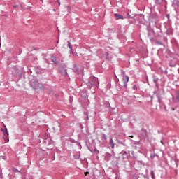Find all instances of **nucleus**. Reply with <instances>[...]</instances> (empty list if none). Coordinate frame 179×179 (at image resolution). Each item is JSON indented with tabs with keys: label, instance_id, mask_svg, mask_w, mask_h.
Returning <instances> with one entry per match:
<instances>
[{
	"label": "nucleus",
	"instance_id": "obj_14",
	"mask_svg": "<svg viewBox=\"0 0 179 179\" xmlns=\"http://www.w3.org/2000/svg\"><path fill=\"white\" fill-rule=\"evenodd\" d=\"M7 142H9V138H7Z\"/></svg>",
	"mask_w": 179,
	"mask_h": 179
},
{
	"label": "nucleus",
	"instance_id": "obj_11",
	"mask_svg": "<svg viewBox=\"0 0 179 179\" xmlns=\"http://www.w3.org/2000/svg\"><path fill=\"white\" fill-rule=\"evenodd\" d=\"M89 174V172H85V176H87Z\"/></svg>",
	"mask_w": 179,
	"mask_h": 179
},
{
	"label": "nucleus",
	"instance_id": "obj_17",
	"mask_svg": "<svg viewBox=\"0 0 179 179\" xmlns=\"http://www.w3.org/2000/svg\"><path fill=\"white\" fill-rule=\"evenodd\" d=\"M167 17H169V15H167Z\"/></svg>",
	"mask_w": 179,
	"mask_h": 179
},
{
	"label": "nucleus",
	"instance_id": "obj_4",
	"mask_svg": "<svg viewBox=\"0 0 179 179\" xmlns=\"http://www.w3.org/2000/svg\"><path fill=\"white\" fill-rule=\"evenodd\" d=\"M1 131L3 132V135H4V136H6V135H7V137H8L9 134H8L6 131H4V129H1Z\"/></svg>",
	"mask_w": 179,
	"mask_h": 179
},
{
	"label": "nucleus",
	"instance_id": "obj_15",
	"mask_svg": "<svg viewBox=\"0 0 179 179\" xmlns=\"http://www.w3.org/2000/svg\"><path fill=\"white\" fill-rule=\"evenodd\" d=\"M122 73L124 74V71H122Z\"/></svg>",
	"mask_w": 179,
	"mask_h": 179
},
{
	"label": "nucleus",
	"instance_id": "obj_16",
	"mask_svg": "<svg viewBox=\"0 0 179 179\" xmlns=\"http://www.w3.org/2000/svg\"><path fill=\"white\" fill-rule=\"evenodd\" d=\"M62 117H64V115H62Z\"/></svg>",
	"mask_w": 179,
	"mask_h": 179
},
{
	"label": "nucleus",
	"instance_id": "obj_1",
	"mask_svg": "<svg viewBox=\"0 0 179 179\" xmlns=\"http://www.w3.org/2000/svg\"><path fill=\"white\" fill-rule=\"evenodd\" d=\"M31 87L34 88V90H44V85L42 83H39L37 81L32 82L31 84Z\"/></svg>",
	"mask_w": 179,
	"mask_h": 179
},
{
	"label": "nucleus",
	"instance_id": "obj_3",
	"mask_svg": "<svg viewBox=\"0 0 179 179\" xmlns=\"http://www.w3.org/2000/svg\"><path fill=\"white\" fill-rule=\"evenodd\" d=\"M127 82H129V76H124V77H123V83L126 84L127 83Z\"/></svg>",
	"mask_w": 179,
	"mask_h": 179
},
{
	"label": "nucleus",
	"instance_id": "obj_2",
	"mask_svg": "<svg viewBox=\"0 0 179 179\" xmlns=\"http://www.w3.org/2000/svg\"><path fill=\"white\" fill-rule=\"evenodd\" d=\"M115 19L117 20H124V17L120 14H115Z\"/></svg>",
	"mask_w": 179,
	"mask_h": 179
},
{
	"label": "nucleus",
	"instance_id": "obj_10",
	"mask_svg": "<svg viewBox=\"0 0 179 179\" xmlns=\"http://www.w3.org/2000/svg\"><path fill=\"white\" fill-rule=\"evenodd\" d=\"M13 8H18V5L13 6Z\"/></svg>",
	"mask_w": 179,
	"mask_h": 179
},
{
	"label": "nucleus",
	"instance_id": "obj_12",
	"mask_svg": "<svg viewBox=\"0 0 179 179\" xmlns=\"http://www.w3.org/2000/svg\"><path fill=\"white\" fill-rule=\"evenodd\" d=\"M129 138H133L134 136L132 135L129 136Z\"/></svg>",
	"mask_w": 179,
	"mask_h": 179
},
{
	"label": "nucleus",
	"instance_id": "obj_9",
	"mask_svg": "<svg viewBox=\"0 0 179 179\" xmlns=\"http://www.w3.org/2000/svg\"><path fill=\"white\" fill-rule=\"evenodd\" d=\"M103 138L106 139L107 138V136L106 134H103Z\"/></svg>",
	"mask_w": 179,
	"mask_h": 179
},
{
	"label": "nucleus",
	"instance_id": "obj_8",
	"mask_svg": "<svg viewBox=\"0 0 179 179\" xmlns=\"http://www.w3.org/2000/svg\"><path fill=\"white\" fill-rule=\"evenodd\" d=\"M177 100H178V102H179V93H178L177 94Z\"/></svg>",
	"mask_w": 179,
	"mask_h": 179
},
{
	"label": "nucleus",
	"instance_id": "obj_13",
	"mask_svg": "<svg viewBox=\"0 0 179 179\" xmlns=\"http://www.w3.org/2000/svg\"><path fill=\"white\" fill-rule=\"evenodd\" d=\"M94 152H97V150H96V149L94 150Z\"/></svg>",
	"mask_w": 179,
	"mask_h": 179
},
{
	"label": "nucleus",
	"instance_id": "obj_6",
	"mask_svg": "<svg viewBox=\"0 0 179 179\" xmlns=\"http://www.w3.org/2000/svg\"><path fill=\"white\" fill-rule=\"evenodd\" d=\"M13 172L20 173V171H18V169H17L16 168H13Z\"/></svg>",
	"mask_w": 179,
	"mask_h": 179
},
{
	"label": "nucleus",
	"instance_id": "obj_7",
	"mask_svg": "<svg viewBox=\"0 0 179 179\" xmlns=\"http://www.w3.org/2000/svg\"><path fill=\"white\" fill-rule=\"evenodd\" d=\"M69 48L71 49V50H72V47H71V43H69Z\"/></svg>",
	"mask_w": 179,
	"mask_h": 179
},
{
	"label": "nucleus",
	"instance_id": "obj_5",
	"mask_svg": "<svg viewBox=\"0 0 179 179\" xmlns=\"http://www.w3.org/2000/svg\"><path fill=\"white\" fill-rule=\"evenodd\" d=\"M110 146H111V148H115V143H113V139L110 140Z\"/></svg>",
	"mask_w": 179,
	"mask_h": 179
}]
</instances>
